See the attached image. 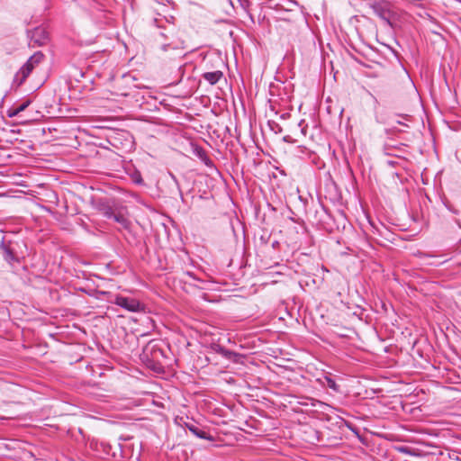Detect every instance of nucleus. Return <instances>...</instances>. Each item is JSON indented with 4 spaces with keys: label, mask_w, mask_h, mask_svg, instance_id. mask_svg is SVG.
<instances>
[{
    "label": "nucleus",
    "mask_w": 461,
    "mask_h": 461,
    "mask_svg": "<svg viewBox=\"0 0 461 461\" xmlns=\"http://www.w3.org/2000/svg\"><path fill=\"white\" fill-rule=\"evenodd\" d=\"M43 58L44 55L41 52H35L15 74L14 83L17 86H21L29 77L33 68L42 62Z\"/></svg>",
    "instance_id": "obj_1"
},
{
    "label": "nucleus",
    "mask_w": 461,
    "mask_h": 461,
    "mask_svg": "<svg viewBox=\"0 0 461 461\" xmlns=\"http://www.w3.org/2000/svg\"><path fill=\"white\" fill-rule=\"evenodd\" d=\"M375 13L391 27L393 26L394 12L386 2L379 3L374 7Z\"/></svg>",
    "instance_id": "obj_2"
},
{
    "label": "nucleus",
    "mask_w": 461,
    "mask_h": 461,
    "mask_svg": "<svg viewBox=\"0 0 461 461\" xmlns=\"http://www.w3.org/2000/svg\"><path fill=\"white\" fill-rule=\"evenodd\" d=\"M149 350L151 355V359H149L146 356V368H154V362H158L160 357H164L162 350L159 348L158 344H154V339H151L149 341L148 344H146V351ZM158 368V370H159ZM157 370V368H156Z\"/></svg>",
    "instance_id": "obj_3"
},
{
    "label": "nucleus",
    "mask_w": 461,
    "mask_h": 461,
    "mask_svg": "<svg viewBox=\"0 0 461 461\" xmlns=\"http://www.w3.org/2000/svg\"><path fill=\"white\" fill-rule=\"evenodd\" d=\"M115 303L117 305L123 307L131 312H136L140 308V303L134 298L120 296L116 298Z\"/></svg>",
    "instance_id": "obj_4"
},
{
    "label": "nucleus",
    "mask_w": 461,
    "mask_h": 461,
    "mask_svg": "<svg viewBox=\"0 0 461 461\" xmlns=\"http://www.w3.org/2000/svg\"><path fill=\"white\" fill-rule=\"evenodd\" d=\"M222 77V72L221 71H213L207 72L203 74V78L208 81L211 85L216 84L220 78Z\"/></svg>",
    "instance_id": "obj_5"
},
{
    "label": "nucleus",
    "mask_w": 461,
    "mask_h": 461,
    "mask_svg": "<svg viewBox=\"0 0 461 461\" xmlns=\"http://www.w3.org/2000/svg\"><path fill=\"white\" fill-rule=\"evenodd\" d=\"M32 39H35V42H37L39 45L44 44L45 41L47 40V33L42 28H37L33 34Z\"/></svg>",
    "instance_id": "obj_6"
},
{
    "label": "nucleus",
    "mask_w": 461,
    "mask_h": 461,
    "mask_svg": "<svg viewBox=\"0 0 461 461\" xmlns=\"http://www.w3.org/2000/svg\"><path fill=\"white\" fill-rule=\"evenodd\" d=\"M187 429L197 438L203 439H212V437L208 436V434L205 431L199 429L194 425L188 424Z\"/></svg>",
    "instance_id": "obj_7"
},
{
    "label": "nucleus",
    "mask_w": 461,
    "mask_h": 461,
    "mask_svg": "<svg viewBox=\"0 0 461 461\" xmlns=\"http://www.w3.org/2000/svg\"><path fill=\"white\" fill-rule=\"evenodd\" d=\"M106 214H107V217H108L109 219H113V220L114 221H116V222H119V223H121L122 225H125V223H126V219H125V217H124L123 215H122V214H117V213H114V212H106Z\"/></svg>",
    "instance_id": "obj_8"
},
{
    "label": "nucleus",
    "mask_w": 461,
    "mask_h": 461,
    "mask_svg": "<svg viewBox=\"0 0 461 461\" xmlns=\"http://www.w3.org/2000/svg\"><path fill=\"white\" fill-rule=\"evenodd\" d=\"M6 114L8 117L13 118V117L17 116L19 114V113L17 112L16 108L14 106L7 110Z\"/></svg>",
    "instance_id": "obj_9"
},
{
    "label": "nucleus",
    "mask_w": 461,
    "mask_h": 461,
    "mask_svg": "<svg viewBox=\"0 0 461 461\" xmlns=\"http://www.w3.org/2000/svg\"><path fill=\"white\" fill-rule=\"evenodd\" d=\"M1 248L3 249L4 252L5 253L6 259H10L13 258L12 252L9 250V249L5 245L4 242L1 244Z\"/></svg>",
    "instance_id": "obj_10"
},
{
    "label": "nucleus",
    "mask_w": 461,
    "mask_h": 461,
    "mask_svg": "<svg viewBox=\"0 0 461 461\" xmlns=\"http://www.w3.org/2000/svg\"><path fill=\"white\" fill-rule=\"evenodd\" d=\"M30 104V101H26L24 103H23L22 104L18 105V106H14L17 110V112L20 113H22L23 111H24L28 105Z\"/></svg>",
    "instance_id": "obj_11"
},
{
    "label": "nucleus",
    "mask_w": 461,
    "mask_h": 461,
    "mask_svg": "<svg viewBox=\"0 0 461 461\" xmlns=\"http://www.w3.org/2000/svg\"><path fill=\"white\" fill-rule=\"evenodd\" d=\"M146 404L149 402H151L153 404H156L155 400L153 399L152 393L146 391V399H145Z\"/></svg>",
    "instance_id": "obj_12"
},
{
    "label": "nucleus",
    "mask_w": 461,
    "mask_h": 461,
    "mask_svg": "<svg viewBox=\"0 0 461 461\" xmlns=\"http://www.w3.org/2000/svg\"><path fill=\"white\" fill-rule=\"evenodd\" d=\"M145 325H146V329H149V325L151 328L155 327L154 321L151 318H146Z\"/></svg>",
    "instance_id": "obj_13"
},
{
    "label": "nucleus",
    "mask_w": 461,
    "mask_h": 461,
    "mask_svg": "<svg viewBox=\"0 0 461 461\" xmlns=\"http://www.w3.org/2000/svg\"><path fill=\"white\" fill-rule=\"evenodd\" d=\"M328 384L330 388H333L335 389V386H336V384L334 381H332L331 379H328Z\"/></svg>",
    "instance_id": "obj_14"
},
{
    "label": "nucleus",
    "mask_w": 461,
    "mask_h": 461,
    "mask_svg": "<svg viewBox=\"0 0 461 461\" xmlns=\"http://www.w3.org/2000/svg\"><path fill=\"white\" fill-rule=\"evenodd\" d=\"M400 451L402 453L410 454V450L407 447H401Z\"/></svg>",
    "instance_id": "obj_15"
},
{
    "label": "nucleus",
    "mask_w": 461,
    "mask_h": 461,
    "mask_svg": "<svg viewBox=\"0 0 461 461\" xmlns=\"http://www.w3.org/2000/svg\"><path fill=\"white\" fill-rule=\"evenodd\" d=\"M152 386H153V384L149 383V387H152Z\"/></svg>",
    "instance_id": "obj_16"
}]
</instances>
